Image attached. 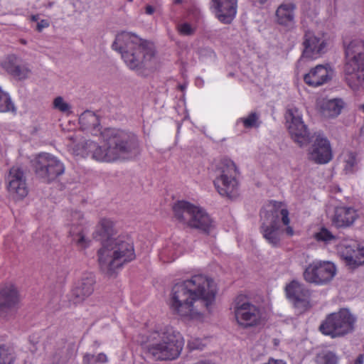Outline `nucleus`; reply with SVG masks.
I'll return each mask as SVG.
<instances>
[{
	"instance_id": "obj_1",
	"label": "nucleus",
	"mask_w": 364,
	"mask_h": 364,
	"mask_svg": "<svg viewBox=\"0 0 364 364\" xmlns=\"http://www.w3.org/2000/svg\"><path fill=\"white\" fill-rule=\"evenodd\" d=\"M79 122L83 130L90 131L95 136L100 135L102 145L88 140L81 146L77 145V155L83 157L90 155L98 161L112 162L136 156L139 153V144L134 134L113 128L102 130L99 119L94 112H83Z\"/></svg>"
},
{
	"instance_id": "obj_2",
	"label": "nucleus",
	"mask_w": 364,
	"mask_h": 364,
	"mask_svg": "<svg viewBox=\"0 0 364 364\" xmlns=\"http://www.w3.org/2000/svg\"><path fill=\"white\" fill-rule=\"evenodd\" d=\"M216 293L217 286L211 278L196 274L173 287L168 304L173 314L183 321L198 323L205 318L198 309L199 303L203 301L208 308L215 301Z\"/></svg>"
},
{
	"instance_id": "obj_3",
	"label": "nucleus",
	"mask_w": 364,
	"mask_h": 364,
	"mask_svg": "<svg viewBox=\"0 0 364 364\" xmlns=\"http://www.w3.org/2000/svg\"><path fill=\"white\" fill-rule=\"evenodd\" d=\"M114 223L108 218L102 219L96 230V234L104 240L98 260L101 269L107 272H114L135 258L132 239L127 235L114 237Z\"/></svg>"
},
{
	"instance_id": "obj_4",
	"label": "nucleus",
	"mask_w": 364,
	"mask_h": 364,
	"mask_svg": "<svg viewBox=\"0 0 364 364\" xmlns=\"http://www.w3.org/2000/svg\"><path fill=\"white\" fill-rule=\"evenodd\" d=\"M143 348L156 360H173L184 346L181 334L168 325H159L141 341Z\"/></svg>"
},
{
	"instance_id": "obj_5",
	"label": "nucleus",
	"mask_w": 364,
	"mask_h": 364,
	"mask_svg": "<svg viewBox=\"0 0 364 364\" xmlns=\"http://www.w3.org/2000/svg\"><path fill=\"white\" fill-rule=\"evenodd\" d=\"M112 48L118 51L126 65L131 70L142 73L144 68H151L154 60V51L137 36L129 32L117 35Z\"/></svg>"
},
{
	"instance_id": "obj_6",
	"label": "nucleus",
	"mask_w": 364,
	"mask_h": 364,
	"mask_svg": "<svg viewBox=\"0 0 364 364\" xmlns=\"http://www.w3.org/2000/svg\"><path fill=\"white\" fill-rule=\"evenodd\" d=\"M289 213L285 204L280 202H270L261 212L263 220L261 227L263 237L272 245H277L281 240L282 233L292 236L293 228L289 226Z\"/></svg>"
},
{
	"instance_id": "obj_7",
	"label": "nucleus",
	"mask_w": 364,
	"mask_h": 364,
	"mask_svg": "<svg viewBox=\"0 0 364 364\" xmlns=\"http://www.w3.org/2000/svg\"><path fill=\"white\" fill-rule=\"evenodd\" d=\"M346 80L354 91H360L364 85V42L352 40L346 47Z\"/></svg>"
},
{
	"instance_id": "obj_8",
	"label": "nucleus",
	"mask_w": 364,
	"mask_h": 364,
	"mask_svg": "<svg viewBox=\"0 0 364 364\" xmlns=\"http://www.w3.org/2000/svg\"><path fill=\"white\" fill-rule=\"evenodd\" d=\"M216 177L214 181L218 192L230 198L238 194L239 183L235 164L229 158H223L215 165Z\"/></svg>"
},
{
	"instance_id": "obj_9",
	"label": "nucleus",
	"mask_w": 364,
	"mask_h": 364,
	"mask_svg": "<svg viewBox=\"0 0 364 364\" xmlns=\"http://www.w3.org/2000/svg\"><path fill=\"white\" fill-rule=\"evenodd\" d=\"M356 318L348 309H342L330 314L321 323V332L334 338L351 333L354 330Z\"/></svg>"
},
{
	"instance_id": "obj_10",
	"label": "nucleus",
	"mask_w": 364,
	"mask_h": 364,
	"mask_svg": "<svg viewBox=\"0 0 364 364\" xmlns=\"http://www.w3.org/2000/svg\"><path fill=\"white\" fill-rule=\"evenodd\" d=\"M175 217L190 227L207 230L211 220L209 215L200 207L186 201H178L173 206Z\"/></svg>"
},
{
	"instance_id": "obj_11",
	"label": "nucleus",
	"mask_w": 364,
	"mask_h": 364,
	"mask_svg": "<svg viewBox=\"0 0 364 364\" xmlns=\"http://www.w3.org/2000/svg\"><path fill=\"white\" fill-rule=\"evenodd\" d=\"M232 309L237 323L242 328L256 326L263 320L262 310L244 295L236 297Z\"/></svg>"
},
{
	"instance_id": "obj_12",
	"label": "nucleus",
	"mask_w": 364,
	"mask_h": 364,
	"mask_svg": "<svg viewBox=\"0 0 364 364\" xmlns=\"http://www.w3.org/2000/svg\"><path fill=\"white\" fill-rule=\"evenodd\" d=\"M33 166L36 174L46 181H52L65 172L64 164L56 156L48 154H38L34 161Z\"/></svg>"
},
{
	"instance_id": "obj_13",
	"label": "nucleus",
	"mask_w": 364,
	"mask_h": 364,
	"mask_svg": "<svg viewBox=\"0 0 364 364\" xmlns=\"http://www.w3.org/2000/svg\"><path fill=\"white\" fill-rule=\"evenodd\" d=\"M302 112L297 107H290L285 113V124L291 139L299 146L309 143L310 136L304 123Z\"/></svg>"
},
{
	"instance_id": "obj_14",
	"label": "nucleus",
	"mask_w": 364,
	"mask_h": 364,
	"mask_svg": "<svg viewBox=\"0 0 364 364\" xmlns=\"http://www.w3.org/2000/svg\"><path fill=\"white\" fill-rule=\"evenodd\" d=\"M304 50L298 60V67L305 65L308 60L318 58L326 50L327 40L323 34L307 32L304 36Z\"/></svg>"
},
{
	"instance_id": "obj_15",
	"label": "nucleus",
	"mask_w": 364,
	"mask_h": 364,
	"mask_svg": "<svg viewBox=\"0 0 364 364\" xmlns=\"http://www.w3.org/2000/svg\"><path fill=\"white\" fill-rule=\"evenodd\" d=\"M336 274V267L333 262L315 260L307 266L304 277L308 282L322 284L331 281Z\"/></svg>"
},
{
	"instance_id": "obj_16",
	"label": "nucleus",
	"mask_w": 364,
	"mask_h": 364,
	"mask_svg": "<svg viewBox=\"0 0 364 364\" xmlns=\"http://www.w3.org/2000/svg\"><path fill=\"white\" fill-rule=\"evenodd\" d=\"M337 253L346 265L355 269L364 264V247L350 240H342L339 242Z\"/></svg>"
},
{
	"instance_id": "obj_17",
	"label": "nucleus",
	"mask_w": 364,
	"mask_h": 364,
	"mask_svg": "<svg viewBox=\"0 0 364 364\" xmlns=\"http://www.w3.org/2000/svg\"><path fill=\"white\" fill-rule=\"evenodd\" d=\"M307 154L309 159L317 164H326L333 157L329 140L321 134L316 135Z\"/></svg>"
},
{
	"instance_id": "obj_18",
	"label": "nucleus",
	"mask_w": 364,
	"mask_h": 364,
	"mask_svg": "<svg viewBox=\"0 0 364 364\" xmlns=\"http://www.w3.org/2000/svg\"><path fill=\"white\" fill-rule=\"evenodd\" d=\"M8 190L16 198L21 199L28 195V189L23 171L18 166L10 169L7 177Z\"/></svg>"
},
{
	"instance_id": "obj_19",
	"label": "nucleus",
	"mask_w": 364,
	"mask_h": 364,
	"mask_svg": "<svg viewBox=\"0 0 364 364\" xmlns=\"http://www.w3.org/2000/svg\"><path fill=\"white\" fill-rule=\"evenodd\" d=\"M211 9L220 22L230 23L236 16L237 0H211Z\"/></svg>"
},
{
	"instance_id": "obj_20",
	"label": "nucleus",
	"mask_w": 364,
	"mask_h": 364,
	"mask_svg": "<svg viewBox=\"0 0 364 364\" xmlns=\"http://www.w3.org/2000/svg\"><path fill=\"white\" fill-rule=\"evenodd\" d=\"M21 297L17 288L11 284L0 288V311L8 314L14 311L18 306Z\"/></svg>"
},
{
	"instance_id": "obj_21",
	"label": "nucleus",
	"mask_w": 364,
	"mask_h": 364,
	"mask_svg": "<svg viewBox=\"0 0 364 364\" xmlns=\"http://www.w3.org/2000/svg\"><path fill=\"white\" fill-rule=\"evenodd\" d=\"M333 70L328 65H318L311 68L304 76V82L310 86L318 87L331 80Z\"/></svg>"
},
{
	"instance_id": "obj_22",
	"label": "nucleus",
	"mask_w": 364,
	"mask_h": 364,
	"mask_svg": "<svg viewBox=\"0 0 364 364\" xmlns=\"http://www.w3.org/2000/svg\"><path fill=\"white\" fill-rule=\"evenodd\" d=\"M296 4L290 0L280 4L275 11V21L279 25L291 28L295 24Z\"/></svg>"
},
{
	"instance_id": "obj_23",
	"label": "nucleus",
	"mask_w": 364,
	"mask_h": 364,
	"mask_svg": "<svg viewBox=\"0 0 364 364\" xmlns=\"http://www.w3.org/2000/svg\"><path fill=\"white\" fill-rule=\"evenodd\" d=\"M95 277L92 273L85 274L75 284L72 294L75 297V302L84 300L94 291Z\"/></svg>"
},
{
	"instance_id": "obj_24",
	"label": "nucleus",
	"mask_w": 364,
	"mask_h": 364,
	"mask_svg": "<svg viewBox=\"0 0 364 364\" xmlns=\"http://www.w3.org/2000/svg\"><path fill=\"white\" fill-rule=\"evenodd\" d=\"M285 293L287 299L295 306H306L308 302L309 292L304 285L298 281L293 280L287 284Z\"/></svg>"
},
{
	"instance_id": "obj_25",
	"label": "nucleus",
	"mask_w": 364,
	"mask_h": 364,
	"mask_svg": "<svg viewBox=\"0 0 364 364\" xmlns=\"http://www.w3.org/2000/svg\"><path fill=\"white\" fill-rule=\"evenodd\" d=\"M360 157L353 151H344L340 156L342 172L346 176L355 174L360 168Z\"/></svg>"
},
{
	"instance_id": "obj_26",
	"label": "nucleus",
	"mask_w": 364,
	"mask_h": 364,
	"mask_svg": "<svg viewBox=\"0 0 364 364\" xmlns=\"http://www.w3.org/2000/svg\"><path fill=\"white\" fill-rule=\"evenodd\" d=\"M357 213L353 208L339 207L336 209L333 221L337 226H348L355 220Z\"/></svg>"
},
{
	"instance_id": "obj_27",
	"label": "nucleus",
	"mask_w": 364,
	"mask_h": 364,
	"mask_svg": "<svg viewBox=\"0 0 364 364\" xmlns=\"http://www.w3.org/2000/svg\"><path fill=\"white\" fill-rule=\"evenodd\" d=\"M343 107L344 102L342 100L333 99L323 101L321 109L325 117H336L340 114Z\"/></svg>"
},
{
	"instance_id": "obj_28",
	"label": "nucleus",
	"mask_w": 364,
	"mask_h": 364,
	"mask_svg": "<svg viewBox=\"0 0 364 364\" xmlns=\"http://www.w3.org/2000/svg\"><path fill=\"white\" fill-rule=\"evenodd\" d=\"M313 237L325 246L333 245L338 249L339 242L342 240L333 235L327 228H321L314 233Z\"/></svg>"
},
{
	"instance_id": "obj_29",
	"label": "nucleus",
	"mask_w": 364,
	"mask_h": 364,
	"mask_svg": "<svg viewBox=\"0 0 364 364\" xmlns=\"http://www.w3.org/2000/svg\"><path fill=\"white\" fill-rule=\"evenodd\" d=\"M70 235L72 241L80 250H85L90 245L91 240L87 236V232L85 228L79 230H70Z\"/></svg>"
},
{
	"instance_id": "obj_30",
	"label": "nucleus",
	"mask_w": 364,
	"mask_h": 364,
	"mask_svg": "<svg viewBox=\"0 0 364 364\" xmlns=\"http://www.w3.org/2000/svg\"><path fill=\"white\" fill-rule=\"evenodd\" d=\"M259 124V115L255 112H250L242 117H240L236 121L237 127H242L244 129H247L257 128Z\"/></svg>"
},
{
	"instance_id": "obj_31",
	"label": "nucleus",
	"mask_w": 364,
	"mask_h": 364,
	"mask_svg": "<svg viewBox=\"0 0 364 364\" xmlns=\"http://www.w3.org/2000/svg\"><path fill=\"white\" fill-rule=\"evenodd\" d=\"M182 254V249L179 245H168L163 249L160 252V258L165 262L173 261L176 257Z\"/></svg>"
},
{
	"instance_id": "obj_32",
	"label": "nucleus",
	"mask_w": 364,
	"mask_h": 364,
	"mask_svg": "<svg viewBox=\"0 0 364 364\" xmlns=\"http://www.w3.org/2000/svg\"><path fill=\"white\" fill-rule=\"evenodd\" d=\"M84 215L82 212L78 210L72 211L68 216V225L70 227V230H79L84 228Z\"/></svg>"
},
{
	"instance_id": "obj_33",
	"label": "nucleus",
	"mask_w": 364,
	"mask_h": 364,
	"mask_svg": "<svg viewBox=\"0 0 364 364\" xmlns=\"http://www.w3.org/2000/svg\"><path fill=\"white\" fill-rule=\"evenodd\" d=\"M15 112V107L9 95L0 87V112Z\"/></svg>"
},
{
	"instance_id": "obj_34",
	"label": "nucleus",
	"mask_w": 364,
	"mask_h": 364,
	"mask_svg": "<svg viewBox=\"0 0 364 364\" xmlns=\"http://www.w3.org/2000/svg\"><path fill=\"white\" fill-rule=\"evenodd\" d=\"M53 107L55 109H57L67 115L72 112V107L70 104L60 96H58L53 100Z\"/></svg>"
},
{
	"instance_id": "obj_35",
	"label": "nucleus",
	"mask_w": 364,
	"mask_h": 364,
	"mask_svg": "<svg viewBox=\"0 0 364 364\" xmlns=\"http://www.w3.org/2000/svg\"><path fill=\"white\" fill-rule=\"evenodd\" d=\"M14 350L9 347L0 345V364H14Z\"/></svg>"
},
{
	"instance_id": "obj_36",
	"label": "nucleus",
	"mask_w": 364,
	"mask_h": 364,
	"mask_svg": "<svg viewBox=\"0 0 364 364\" xmlns=\"http://www.w3.org/2000/svg\"><path fill=\"white\" fill-rule=\"evenodd\" d=\"M19 63V59L16 56L9 55L2 61L1 66L8 73L13 75Z\"/></svg>"
},
{
	"instance_id": "obj_37",
	"label": "nucleus",
	"mask_w": 364,
	"mask_h": 364,
	"mask_svg": "<svg viewBox=\"0 0 364 364\" xmlns=\"http://www.w3.org/2000/svg\"><path fill=\"white\" fill-rule=\"evenodd\" d=\"M198 55L199 60L205 63H209L215 61L216 55L215 52L210 48L203 47L198 49Z\"/></svg>"
},
{
	"instance_id": "obj_38",
	"label": "nucleus",
	"mask_w": 364,
	"mask_h": 364,
	"mask_svg": "<svg viewBox=\"0 0 364 364\" xmlns=\"http://www.w3.org/2000/svg\"><path fill=\"white\" fill-rule=\"evenodd\" d=\"M108 361L107 355L103 353H99L97 355L87 353L83 357L84 364H102Z\"/></svg>"
},
{
	"instance_id": "obj_39",
	"label": "nucleus",
	"mask_w": 364,
	"mask_h": 364,
	"mask_svg": "<svg viewBox=\"0 0 364 364\" xmlns=\"http://www.w3.org/2000/svg\"><path fill=\"white\" fill-rule=\"evenodd\" d=\"M317 361L321 364H338V358L331 351H323L317 356Z\"/></svg>"
},
{
	"instance_id": "obj_40",
	"label": "nucleus",
	"mask_w": 364,
	"mask_h": 364,
	"mask_svg": "<svg viewBox=\"0 0 364 364\" xmlns=\"http://www.w3.org/2000/svg\"><path fill=\"white\" fill-rule=\"evenodd\" d=\"M31 72L27 64L19 63L12 76L18 80H24L29 77Z\"/></svg>"
},
{
	"instance_id": "obj_41",
	"label": "nucleus",
	"mask_w": 364,
	"mask_h": 364,
	"mask_svg": "<svg viewBox=\"0 0 364 364\" xmlns=\"http://www.w3.org/2000/svg\"><path fill=\"white\" fill-rule=\"evenodd\" d=\"M196 26L195 23L187 21L179 23L177 25V30L182 36H191L195 33Z\"/></svg>"
},
{
	"instance_id": "obj_42",
	"label": "nucleus",
	"mask_w": 364,
	"mask_h": 364,
	"mask_svg": "<svg viewBox=\"0 0 364 364\" xmlns=\"http://www.w3.org/2000/svg\"><path fill=\"white\" fill-rule=\"evenodd\" d=\"M208 342V338H191L188 342V346L191 350H201Z\"/></svg>"
},
{
	"instance_id": "obj_43",
	"label": "nucleus",
	"mask_w": 364,
	"mask_h": 364,
	"mask_svg": "<svg viewBox=\"0 0 364 364\" xmlns=\"http://www.w3.org/2000/svg\"><path fill=\"white\" fill-rule=\"evenodd\" d=\"M49 26V23L48 22V21L46 20H42L41 21L38 25H37V28H38V31H41L42 29L48 27Z\"/></svg>"
},
{
	"instance_id": "obj_44",
	"label": "nucleus",
	"mask_w": 364,
	"mask_h": 364,
	"mask_svg": "<svg viewBox=\"0 0 364 364\" xmlns=\"http://www.w3.org/2000/svg\"><path fill=\"white\" fill-rule=\"evenodd\" d=\"M155 9L154 8L151 6V5H147L146 7H145V13L148 15H151L154 14Z\"/></svg>"
},
{
	"instance_id": "obj_45",
	"label": "nucleus",
	"mask_w": 364,
	"mask_h": 364,
	"mask_svg": "<svg viewBox=\"0 0 364 364\" xmlns=\"http://www.w3.org/2000/svg\"><path fill=\"white\" fill-rule=\"evenodd\" d=\"M193 364H215V363L211 360H199Z\"/></svg>"
},
{
	"instance_id": "obj_46",
	"label": "nucleus",
	"mask_w": 364,
	"mask_h": 364,
	"mask_svg": "<svg viewBox=\"0 0 364 364\" xmlns=\"http://www.w3.org/2000/svg\"><path fill=\"white\" fill-rule=\"evenodd\" d=\"M364 358L362 355H359L357 359L355 360V364H363Z\"/></svg>"
},
{
	"instance_id": "obj_47",
	"label": "nucleus",
	"mask_w": 364,
	"mask_h": 364,
	"mask_svg": "<svg viewBox=\"0 0 364 364\" xmlns=\"http://www.w3.org/2000/svg\"><path fill=\"white\" fill-rule=\"evenodd\" d=\"M255 1L259 4H264L267 0H255Z\"/></svg>"
},
{
	"instance_id": "obj_48",
	"label": "nucleus",
	"mask_w": 364,
	"mask_h": 364,
	"mask_svg": "<svg viewBox=\"0 0 364 364\" xmlns=\"http://www.w3.org/2000/svg\"><path fill=\"white\" fill-rule=\"evenodd\" d=\"M360 109L364 113V105L360 107Z\"/></svg>"
},
{
	"instance_id": "obj_49",
	"label": "nucleus",
	"mask_w": 364,
	"mask_h": 364,
	"mask_svg": "<svg viewBox=\"0 0 364 364\" xmlns=\"http://www.w3.org/2000/svg\"><path fill=\"white\" fill-rule=\"evenodd\" d=\"M185 88H186V86H185V85H181V90H184Z\"/></svg>"
},
{
	"instance_id": "obj_50",
	"label": "nucleus",
	"mask_w": 364,
	"mask_h": 364,
	"mask_svg": "<svg viewBox=\"0 0 364 364\" xmlns=\"http://www.w3.org/2000/svg\"><path fill=\"white\" fill-rule=\"evenodd\" d=\"M180 2H181V1H180V0H176V1H175V3H176V4H179Z\"/></svg>"
},
{
	"instance_id": "obj_51",
	"label": "nucleus",
	"mask_w": 364,
	"mask_h": 364,
	"mask_svg": "<svg viewBox=\"0 0 364 364\" xmlns=\"http://www.w3.org/2000/svg\"><path fill=\"white\" fill-rule=\"evenodd\" d=\"M188 117V114H186L184 118H186Z\"/></svg>"
}]
</instances>
